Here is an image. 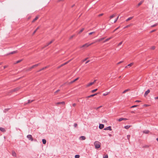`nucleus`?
Instances as JSON below:
<instances>
[{"instance_id": "60", "label": "nucleus", "mask_w": 158, "mask_h": 158, "mask_svg": "<svg viewBox=\"0 0 158 158\" xmlns=\"http://www.w3.org/2000/svg\"><path fill=\"white\" fill-rule=\"evenodd\" d=\"M90 97H90V95L89 96H87L86 98H90Z\"/></svg>"}, {"instance_id": "51", "label": "nucleus", "mask_w": 158, "mask_h": 158, "mask_svg": "<svg viewBox=\"0 0 158 158\" xmlns=\"http://www.w3.org/2000/svg\"><path fill=\"white\" fill-rule=\"evenodd\" d=\"M103 15V13H102V14H99L98 15V17H100L101 16H102V15Z\"/></svg>"}, {"instance_id": "15", "label": "nucleus", "mask_w": 158, "mask_h": 158, "mask_svg": "<svg viewBox=\"0 0 158 158\" xmlns=\"http://www.w3.org/2000/svg\"><path fill=\"white\" fill-rule=\"evenodd\" d=\"M112 38V37H110L106 39L103 42L104 43H105L109 41Z\"/></svg>"}, {"instance_id": "35", "label": "nucleus", "mask_w": 158, "mask_h": 158, "mask_svg": "<svg viewBox=\"0 0 158 158\" xmlns=\"http://www.w3.org/2000/svg\"><path fill=\"white\" fill-rule=\"evenodd\" d=\"M127 139H128L129 141L130 138V135H127Z\"/></svg>"}, {"instance_id": "18", "label": "nucleus", "mask_w": 158, "mask_h": 158, "mask_svg": "<svg viewBox=\"0 0 158 158\" xmlns=\"http://www.w3.org/2000/svg\"><path fill=\"white\" fill-rule=\"evenodd\" d=\"M34 101V100H28V102L27 103H26L25 104H29V103H31V102H33Z\"/></svg>"}, {"instance_id": "3", "label": "nucleus", "mask_w": 158, "mask_h": 158, "mask_svg": "<svg viewBox=\"0 0 158 158\" xmlns=\"http://www.w3.org/2000/svg\"><path fill=\"white\" fill-rule=\"evenodd\" d=\"M40 64V63H38V64H35L34 65H33V66H31V67H30V68H29V69H28V70L30 71L31 69H33L35 67L38 66Z\"/></svg>"}, {"instance_id": "26", "label": "nucleus", "mask_w": 158, "mask_h": 158, "mask_svg": "<svg viewBox=\"0 0 158 158\" xmlns=\"http://www.w3.org/2000/svg\"><path fill=\"white\" fill-rule=\"evenodd\" d=\"M116 15V14H114L113 15H111L110 16V19L113 18H114V17H115V16Z\"/></svg>"}, {"instance_id": "25", "label": "nucleus", "mask_w": 158, "mask_h": 158, "mask_svg": "<svg viewBox=\"0 0 158 158\" xmlns=\"http://www.w3.org/2000/svg\"><path fill=\"white\" fill-rule=\"evenodd\" d=\"M42 142L43 144H45L46 143V140L44 139H42Z\"/></svg>"}, {"instance_id": "10", "label": "nucleus", "mask_w": 158, "mask_h": 158, "mask_svg": "<svg viewBox=\"0 0 158 158\" xmlns=\"http://www.w3.org/2000/svg\"><path fill=\"white\" fill-rule=\"evenodd\" d=\"M104 127V124H99V128L100 129H102Z\"/></svg>"}, {"instance_id": "44", "label": "nucleus", "mask_w": 158, "mask_h": 158, "mask_svg": "<svg viewBox=\"0 0 158 158\" xmlns=\"http://www.w3.org/2000/svg\"><path fill=\"white\" fill-rule=\"evenodd\" d=\"M120 27V26L118 27H117L113 31V32H114L116 31Z\"/></svg>"}, {"instance_id": "42", "label": "nucleus", "mask_w": 158, "mask_h": 158, "mask_svg": "<svg viewBox=\"0 0 158 158\" xmlns=\"http://www.w3.org/2000/svg\"><path fill=\"white\" fill-rule=\"evenodd\" d=\"M123 43V41H121L120 42L118 45V46H119L121 44H122Z\"/></svg>"}, {"instance_id": "7", "label": "nucleus", "mask_w": 158, "mask_h": 158, "mask_svg": "<svg viewBox=\"0 0 158 158\" xmlns=\"http://www.w3.org/2000/svg\"><path fill=\"white\" fill-rule=\"evenodd\" d=\"M104 130H109L110 131H111V130H112V128H111V126H109V127H106L104 129Z\"/></svg>"}, {"instance_id": "8", "label": "nucleus", "mask_w": 158, "mask_h": 158, "mask_svg": "<svg viewBox=\"0 0 158 158\" xmlns=\"http://www.w3.org/2000/svg\"><path fill=\"white\" fill-rule=\"evenodd\" d=\"M39 15L37 16L34 19H33V20L32 21V23H34V22H35V21H36L39 18Z\"/></svg>"}, {"instance_id": "13", "label": "nucleus", "mask_w": 158, "mask_h": 158, "mask_svg": "<svg viewBox=\"0 0 158 158\" xmlns=\"http://www.w3.org/2000/svg\"><path fill=\"white\" fill-rule=\"evenodd\" d=\"M55 104L56 105H59L60 104H65V102H57L55 103Z\"/></svg>"}, {"instance_id": "37", "label": "nucleus", "mask_w": 158, "mask_h": 158, "mask_svg": "<svg viewBox=\"0 0 158 158\" xmlns=\"http://www.w3.org/2000/svg\"><path fill=\"white\" fill-rule=\"evenodd\" d=\"M75 158H79L80 157V155H76L75 156Z\"/></svg>"}, {"instance_id": "19", "label": "nucleus", "mask_w": 158, "mask_h": 158, "mask_svg": "<svg viewBox=\"0 0 158 158\" xmlns=\"http://www.w3.org/2000/svg\"><path fill=\"white\" fill-rule=\"evenodd\" d=\"M94 84V82H90V83H89L87 85V87H89V86H90L92 85H93Z\"/></svg>"}, {"instance_id": "23", "label": "nucleus", "mask_w": 158, "mask_h": 158, "mask_svg": "<svg viewBox=\"0 0 158 158\" xmlns=\"http://www.w3.org/2000/svg\"><path fill=\"white\" fill-rule=\"evenodd\" d=\"M80 139H81L82 140H84L85 139L86 137L85 136H82L80 137Z\"/></svg>"}, {"instance_id": "21", "label": "nucleus", "mask_w": 158, "mask_h": 158, "mask_svg": "<svg viewBox=\"0 0 158 158\" xmlns=\"http://www.w3.org/2000/svg\"><path fill=\"white\" fill-rule=\"evenodd\" d=\"M144 1H141L137 5V6H139L140 5L142 4L143 2Z\"/></svg>"}, {"instance_id": "1", "label": "nucleus", "mask_w": 158, "mask_h": 158, "mask_svg": "<svg viewBox=\"0 0 158 158\" xmlns=\"http://www.w3.org/2000/svg\"><path fill=\"white\" fill-rule=\"evenodd\" d=\"M94 145L95 148L98 149L100 147L101 143L98 141H96L94 142Z\"/></svg>"}, {"instance_id": "57", "label": "nucleus", "mask_w": 158, "mask_h": 158, "mask_svg": "<svg viewBox=\"0 0 158 158\" xmlns=\"http://www.w3.org/2000/svg\"><path fill=\"white\" fill-rule=\"evenodd\" d=\"M76 105V104L75 103H73V106L74 107Z\"/></svg>"}, {"instance_id": "5", "label": "nucleus", "mask_w": 158, "mask_h": 158, "mask_svg": "<svg viewBox=\"0 0 158 158\" xmlns=\"http://www.w3.org/2000/svg\"><path fill=\"white\" fill-rule=\"evenodd\" d=\"M54 41V40H52L51 41H50L49 43L47 44L43 48H44L45 47H47L49 45L52 44L53 41Z\"/></svg>"}, {"instance_id": "49", "label": "nucleus", "mask_w": 158, "mask_h": 158, "mask_svg": "<svg viewBox=\"0 0 158 158\" xmlns=\"http://www.w3.org/2000/svg\"><path fill=\"white\" fill-rule=\"evenodd\" d=\"M101 41L100 40V39H97V40L96 41V42H100Z\"/></svg>"}, {"instance_id": "11", "label": "nucleus", "mask_w": 158, "mask_h": 158, "mask_svg": "<svg viewBox=\"0 0 158 158\" xmlns=\"http://www.w3.org/2000/svg\"><path fill=\"white\" fill-rule=\"evenodd\" d=\"M19 88L18 87L16 88L15 89H12L11 90V92H13L18 90L19 89Z\"/></svg>"}, {"instance_id": "63", "label": "nucleus", "mask_w": 158, "mask_h": 158, "mask_svg": "<svg viewBox=\"0 0 158 158\" xmlns=\"http://www.w3.org/2000/svg\"><path fill=\"white\" fill-rule=\"evenodd\" d=\"M155 99H158V97H156L155 98Z\"/></svg>"}, {"instance_id": "45", "label": "nucleus", "mask_w": 158, "mask_h": 158, "mask_svg": "<svg viewBox=\"0 0 158 158\" xmlns=\"http://www.w3.org/2000/svg\"><path fill=\"white\" fill-rule=\"evenodd\" d=\"M151 49H152V50H154L155 49V46H152V47L151 48Z\"/></svg>"}, {"instance_id": "6", "label": "nucleus", "mask_w": 158, "mask_h": 158, "mask_svg": "<svg viewBox=\"0 0 158 158\" xmlns=\"http://www.w3.org/2000/svg\"><path fill=\"white\" fill-rule=\"evenodd\" d=\"M78 79H79V77H77V78H76L74 80H73L72 81H71L69 83V84H72L73 83H74V82H75Z\"/></svg>"}, {"instance_id": "24", "label": "nucleus", "mask_w": 158, "mask_h": 158, "mask_svg": "<svg viewBox=\"0 0 158 158\" xmlns=\"http://www.w3.org/2000/svg\"><path fill=\"white\" fill-rule=\"evenodd\" d=\"M143 133L145 134H148L149 132V131L148 130H145L143 131Z\"/></svg>"}, {"instance_id": "20", "label": "nucleus", "mask_w": 158, "mask_h": 158, "mask_svg": "<svg viewBox=\"0 0 158 158\" xmlns=\"http://www.w3.org/2000/svg\"><path fill=\"white\" fill-rule=\"evenodd\" d=\"M40 26H39L36 28V29L33 32L32 34L33 35H34L35 34V33L40 28Z\"/></svg>"}, {"instance_id": "29", "label": "nucleus", "mask_w": 158, "mask_h": 158, "mask_svg": "<svg viewBox=\"0 0 158 158\" xmlns=\"http://www.w3.org/2000/svg\"><path fill=\"white\" fill-rule=\"evenodd\" d=\"M12 155L14 156H16V154L14 151L12 152Z\"/></svg>"}, {"instance_id": "17", "label": "nucleus", "mask_w": 158, "mask_h": 158, "mask_svg": "<svg viewBox=\"0 0 158 158\" xmlns=\"http://www.w3.org/2000/svg\"><path fill=\"white\" fill-rule=\"evenodd\" d=\"M0 130L3 132H5L6 131V130L4 128H2V127H0Z\"/></svg>"}, {"instance_id": "40", "label": "nucleus", "mask_w": 158, "mask_h": 158, "mask_svg": "<svg viewBox=\"0 0 158 158\" xmlns=\"http://www.w3.org/2000/svg\"><path fill=\"white\" fill-rule=\"evenodd\" d=\"M73 126L75 127H76L77 126V123H74Z\"/></svg>"}, {"instance_id": "31", "label": "nucleus", "mask_w": 158, "mask_h": 158, "mask_svg": "<svg viewBox=\"0 0 158 158\" xmlns=\"http://www.w3.org/2000/svg\"><path fill=\"white\" fill-rule=\"evenodd\" d=\"M10 109L9 108L5 109L4 110V113H6L7 111H8V110Z\"/></svg>"}, {"instance_id": "47", "label": "nucleus", "mask_w": 158, "mask_h": 158, "mask_svg": "<svg viewBox=\"0 0 158 158\" xmlns=\"http://www.w3.org/2000/svg\"><path fill=\"white\" fill-rule=\"evenodd\" d=\"M137 106V105H134V106H131V108H134V107H136Z\"/></svg>"}, {"instance_id": "43", "label": "nucleus", "mask_w": 158, "mask_h": 158, "mask_svg": "<svg viewBox=\"0 0 158 158\" xmlns=\"http://www.w3.org/2000/svg\"><path fill=\"white\" fill-rule=\"evenodd\" d=\"M109 93H104L103 94V95L104 96H106Z\"/></svg>"}, {"instance_id": "41", "label": "nucleus", "mask_w": 158, "mask_h": 158, "mask_svg": "<svg viewBox=\"0 0 158 158\" xmlns=\"http://www.w3.org/2000/svg\"><path fill=\"white\" fill-rule=\"evenodd\" d=\"M103 158H108V156L107 154L103 156Z\"/></svg>"}, {"instance_id": "52", "label": "nucleus", "mask_w": 158, "mask_h": 158, "mask_svg": "<svg viewBox=\"0 0 158 158\" xmlns=\"http://www.w3.org/2000/svg\"><path fill=\"white\" fill-rule=\"evenodd\" d=\"M102 107V106H100L98 107H97L96 108V110H98V109H99V108H100L101 107Z\"/></svg>"}, {"instance_id": "4", "label": "nucleus", "mask_w": 158, "mask_h": 158, "mask_svg": "<svg viewBox=\"0 0 158 158\" xmlns=\"http://www.w3.org/2000/svg\"><path fill=\"white\" fill-rule=\"evenodd\" d=\"M27 137L29 140L31 141H33V138L32 137V135H27Z\"/></svg>"}, {"instance_id": "62", "label": "nucleus", "mask_w": 158, "mask_h": 158, "mask_svg": "<svg viewBox=\"0 0 158 158\" xmlns=\"http://www.w3.org/2000/svg\"><path fill=\"white\" fill-rule=\"evenodd\" d=\"M89 61V60H88V61H87L86 62L85 64H86L87 63H88Z\"/></svg>"}, {"instance_id": "12", "label": "nucleus", "mask_w": 158, "mask_h": 158, "mask_svg": "<svg viewBox=\"0 0 158 158\" xmlns=\"http://www.w3.org/2000/svg\"><path fill=\"white\" fill-rule=\"evenodd\" d=\"M18 52L17 51H15L12 52H10L8 54V55L13 54H14Z\"/></svg>"}, {"instance_id": "28", "label": "nucleus", "mask_w": 158, "mask_h": 158, "mask_svg": "<svg viewBox=\"0 0 158 158\" xmlns=\"http://www.w3.org/2000/svg\"><path fill=\"white\" fill-rule=\"evenodd\" d=\"M129 90H130V89H126V90H124V91L123 92V94H124V93H125L126 92H127L128 91H129Z\"/></svg>"}, {"instance_id": "59", "label": "nucleus", "mask_w": 158, "mask_h": 158, "mask_svg": "<svg viewBox=\"0 0 158 158\" xmlns=\"http://www.w3.org/2000/svg\"><path fill=\"white\" fill-rule=\"evenodd\" d=\"M141 101L140 100H136L135 102H140Z\"/></svg>"}, {"instance_id": "9", "label": "nucleus", "mask_w": 158, "mask_h": 158, "mask_svg": "<svg viewBox=\"0 0 158 158\" xmlns=\"http://www.w3.org/2000/svg\"><path fill=\"white\" fill-rule=\"evenodd\" d=\"M134 64V63L133 62L131 63H130V64L127 65V66L125 67V68H127L129 67H130L131 66H132Z\"/></svg>"}, {"instance_id": "2", "label": "nucleus", "mask_w": 158, "mask_h": 158, "mask_svg": "<svg viewBox=\"0 0 158 158\" xmlns=\"http://www.w3.org/2000/svg\"><path fill=\"white\" fill-rule=\"evenodd\" d=\"M93 43H92L90 44H89L88 43H87L85 44H84L81 47V48H83V47H85L87 48L89 46L91 45V44H93Z\"/></svg>"}, {"instance_id": "27", "label": "nucleus", "mask_w": 158, "mask_h": 158, "mask_svg": "<svg viewBox=\"0 0 158 158\" xmlns=\"http://www.w3.org/2000/svg\"><path fill=\"white\" fill-rule=\"evenodd\" d=\"M84 28H82V29H81L78 32V34H80L81 32H82L83 31V30H84Z\"/></svg>"}, {"instance_id": "36", "label": "nucleus", "mask_w": 158, "mask_h": 158, "mask_svg": "<svg viewBox=\"0 0 158 158\" xmlns=\"http://www.w3.org/2000/svg\"><path fill=\"white\" fill-rule=\"evenodd\" d=\"M97 94H98V93H96L94 94H92V95H90V97H94L96 95H97Z\"/></svg>"}, {"instance_id": "54", "label": "nucleus", "mask_w": 158, "mask_h": 158, "mask_svg": "<svg viewBox=\"0 0 158 158\" xmlns=\"http://www.w3.org/2000/svg\"><path fill=\"white\" fill-rule=\"evenodd\" d=\"M105 38H101L100 39V40L101 41H102V40H103L104 39H105Z\"/></svg>"}, {"instance_id": "53", "label": "nucleus", "mask_w": 158, "mask_h": 158, "mask_svg": "<svg viewBox=\"0 0 158 158\" xmlns=\"http://www.w3.org/2000/svg\"><path fill=\"white\" fill-rule=\"evenodd\" d=\"M88 59V58H85V59H84V60H83L82 61L83 62H84L85 61V60H86L87 59Z\"/></svg>"}, {"instance_id": "58", "label": "nucleus", "mask_w": 158, "mask_h": 158, "mask_svg": "<svg viewBox=\"0 0 158 158\" xmlns=\"http://www.w3.org/2000/svg\"><path fill=\"white\" fill-rule=\"evenodd\" d=\"M129 26H130L129 25H128L126 26V27H125L124 28H127V27H129Z\"/></svg>"}, {"instance_id": "16", "label": "nucleus", "mask_w": 158, "mask_h": 158, "mask_svg": "<svg viewBox=\"0 0 158 158\" xmlns=\"http://www.w3.org/2000/svg\"><path fill=\"white\" fill-rule=\"evenodd\" d=\"M48 67V66H46L45 67H44V68L40 69L37 72H40L41 71L43 70L46 69Z\"/></svg>"}, {"instance_id": "22", "label": "nucleus", "mask_w": 158, "mask_h": 158, "mask_svg": "<svg viewBox=\"0 0 158 158\" xmlns=\"http://www.w3.org/2000/svg\"><path fill=\"white\" fill-rule=\"evenodd\" d=\"M131 127L130 125H126L124 126V128L127 129H128Z\"/></svg>"}, {"instance_id": "61", "label": "nucleus", "mask_w": 158, "mask_h": 158, "mask_svg": "<svg viewBox=\"0 0 158 158\" xmlns=\"http://www.w3.org/2000/svg\"><path fill=\"white\" fill-rule=\"evenodd\" d=\"M123 120H128V119H127V118H123Z\"/></svg>"}, {"instance_id": "30", "label": "nucleus", "mask_w": 158, "mask_h": 158, "mask_svg": "<svg viewBox=\"0 0 158 158\" xmlns=\"http://www.w3.org/2000/svg\"><path fill=\"white\" fill-rule=\"evenodd\" d=\"M132 18H133V17H130L129 18H128L126 20V21H127V22L129 20H131Z\"/></svg>"}, {"instance_id": "48", "label": "nucleus", "mask_w": 158, "mask_h": 158, "mask_svg": "<svg viewBox=\"0 0 158 158\" xmlns=\"http://www.w3.org/2000/svg\"><path fill=\"white\" fill-rule=\"evenodd\" d=\"M95 33V32H92L89 33V35H91L93 33Z\"/></svg>"}, {"instance_id": "34", "label": "nucleus", "mask_w": 158, "mask_h": 158, "mask_svg": "<svg viewBox=\"0 0 158 158\" xmlns=\"http://www.w3.org/2000/svg\"><path fill=\"white\" fill-rule=\"evenodd\" d=\"M123 120V118H120L118 119L119 122H120Z\"/></svg>"}, {"instance_id": "33", "label": "nucleus", "mask_w": 158, "mask_h": 158, "mask_svg": "<svg viewBox=\"0 0 158 158\" xmlns=\"http://www.w3.org/2000/svg\"><path fill=\"white\" fill-rule=\"evenodd\" d=\"M22 59L19 60H18L15 63V64L18 63L20 62H21V61H22Z\"/></svg>"}, {"instance_id": "56", "label": "nucleus", "mask_w": 158, "mask_h": 158, "mask_svg": "<svg viewBox=\"0 0 158 158\" xmlns=\"http://www.w3.org/2000/svg\"><path fill=\"white\" fill-rule=\"evenodd\" d=\"M123 62V61H120L119 62H118V63H117V64H120L122 63Z\"/></svg>"}, {"instance_id": "50", "label": "nucleus", "mask_w": 158, "mask_h": 158, "mask_svg": "<svg viewBox=\"0 0 158 158\" xmlns=\"http://www.w3.org/2000/svg\"><path fill=\"white\" fill-rule=\"evenodd\" d=\"M74 36V35H72L70 37V38H69V39H71L72 38H73V37Z\"/></svg>"}, {"instance_id": "32", "label": "nucleus", "mask_w": 158, "mask_h": 158, "mask_svg": "<svg viewBox=\"0 0 158 158\" xmlns=\"http://www.w3.org/2000/svg\"><path fill=\"white\" fill-rule=\"evenodd\" d=\"M98 90L97 89H94L93 90L91 91V93H93L97 91Z\"/></svg>"}, {"instance_id": "38", "label": "nucleus", "mask_w": 158, "mask_h": 158, "mask_svg": "<svg viewBox=\"0 0 158 158\" xmlns=\"http://www.w3.org/2000/svg\"><path fill=\"white\" fill-rule=\"evenodd\" d=\"M68 62H69L68 61V62H67L65 63H64V64H62V65H61V66L60 67L62 66H63V65H64L67 64Z\"/></svg>"}, {"instance_id": "55", "label": "nucleus", "mask_w": 158, "mask_h": 158, "mask_svg": "<svg viewBox=\"0 0 158 158\" xmlns=\"http://www.w3.org/2000/svg\"><path fill=\"white\" fill-rule=\"evenodd\" d=\"M156 30H153L152 31H151L150 32V33H152V32H153L154 31H155Z\"/></svg>"}, {"instance_id": "14", "label": "nucleus", "mask_w": 158, "mask_h": 158, "mask_svg": "<svg viewBox=\"0 0 158 158\" xmlns=\"http://www.w3.org/2000/svg\"><path fill=\"white\" fill-rule=\"evenodd\" d=\"M150 90L149 89H148L147 91H146L144 94V96H147L148 94L150 92Z\"/></svg>"}, {"instance_id": "64", "label": "nucleus", "mask_w": 158, "mask_h": 158, "mask_svg": "<svg viewBox=\"0 0 158 158\" xmlns=\"http://www.w3.org/2000/svg\"><path fill=\"white\" fill-rule=\"evenodd\" d=\"M74 6H75V4H73V5H72L71 6V7L72 8V7H73Z\"/></svg>"}, {"instance_id": "39", "label": "nucleus", "mask_w": 158, "mask_h": 158, "mask_svg": "<svg viewBox=\"0 0 158 158\" xmlns=\"http://www.w3.org/2000/svg\"><path fill=\"white\" fill-rule=\"evenodd\" d=\"M157 25V23H156V24H155L154 25H152L151 26V27H154L155 26H156Z\"/></svg>"}, {"instance_id": "46", "label": "nucleus", "mask_w": 158, "mask_h": 158, "mask_svg": "<svg viewBox=\"0 0 158 158\" xmlns=\"http://www.w3.org/2000/svg\"><path fill=\"white\" fill-rule=\"evenodd\" d=\"M60 91V89H58L54 93L55 94H56V93H58V92H59V91Z\"/></svg>"}]
</instances>
